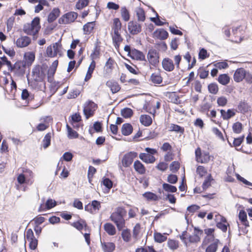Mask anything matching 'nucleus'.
<instances>
[{
	"label": "nucleus",
	"mask_w": 252,
	"mask_h": 252,
	"mask_svg": "<svg viewBox=\"0 0 252 252\" xmlns=\"http://www.w3.org/2000/svg\"><path fill=\"white\" fill-rule=\"evenodd\" d=\"M47 65L35 66L32 70V76L33 81L31 82V86L34 89L42 91L45 89V83L43 81L47 72Z\"/></svg>",
	"instance_id": "nucleus-1"
},
{
	"label": "nucleus",
	"mask_w": 252,
	"mask_h": 252,
	"mask_svg": "<svg viewBox=\"0 0 252 252\" xmlns=\"http://www.w3.org/2000/svg\"><path fill=\"white\" fill-rule=\"evenodd\" d=\"M126 213V211L124 208L118 207L110 217L111 220L115 223L119 231L125 227L126 221L124 218Z\"/></svg>",
	"instance_id": "nucleus-2"
},
{
	"label": "nucleus",
	"mask_w": 252,
	"mask_h": 252,
	"mask_svg": "<svg viewBox=\"0 0 252 252\" xmlns=\"http://www.w3.org/2000/svg\"><path fill=\"white\" fill-rule=\"evenodd\" d=\"M78 14L75 12H69L63 15L58 20L60 24H68L75 21Z\"/></svg>",
	"instance_id": "nucleus-3"
},
{
	"label": "nucleus",
	"mask_w": 252,
	"mask_h": 252,
	"mask_svg": "<svg viewBox=\"0 0 252 252\" xmlns=\"http://www.w3.org/2000/svg\"><path fill=\"white\" fill-rule=\"evenodd\" d=\"M147 58L149 63L153 66H156L159 63V53L156 49H149Z\"/></svg>",
	"instance_id": "nucleus-4"
},
{
	"label": "nucleus",
	"mask_w": 252,
	"mask_h": 252,
	"mask_svg": "<svg viewBox=\"0 0 252 252\" xmlns=\"http://www.w3.org/2000/svg\"><path fill=\"white\" fill-rule=\"evenodd\" d=\"M26 63L18 61L12 65L9 71L15 73L17 76H21L25 73Z\"/></svg>",
	"instance_id": "nucleus-5"
},
{
	"label": "nucleus",
	"mask_w": 252,
	"mask_h": 252,
	"mask_svg": "<svg viewBox=\"0 0 252 252\" xmlns=\"http://www.w3.org/2000/svg\"><path fill=\"white\" fill-rule=\"evenodd\" d=\"M137 153L135 152H130L125 154L122 159V164L125 167L129 166L132 163L135 158L137 157Z\"/></svg>",
	"instance_id": "nucleus-6"
},
{
	"label": "nucleus",
	"mask_w": 252,
	"mask_h": 252,
	"mask_svg": "<svg viewBox=\"0 0 252 252\" xmlns=\"http://www.w3.org/2000/svg\"><path fill=\"white\" fill-rule=\"evenodd\" d=\"M128 30L132 35H136L142 31V26L136 21H131L128 23Z\"/></svg>",
	"instance_id": "nucleus-7"
},
{
	"label": "nucleus",
	"mask_w": 252,
	"mask_h": 252,
	"mask_svg": "<svg viewBox=\"0 0 252 252\" xmlns=\"http://www.w3.org/2000/svg\"><path fill=\"white\" fill-rule=\"evenodd\" d=\"M31 43V39L27 36H21L16 41V46L19 48L27 47Z\"/></svg>",
	"instance_id": "nucleus-8"
},
{
	"label": "nucleus",
	"mask_w": 252,
	"mask_h": 252,
	"mask_svg": "<svg viewBox=\"0 0 252 252\" xmlns=\"http://www.w3.org/2000/svg\"><path fill=\"white\" fill-rule=\"evenodd\" d=\"M203 234V231L197 227L194 228V233L192 235H189V240L190 243H197L200 241V236Z\"/></svg>",
	"instance_id": "nucleus-9"
},
{
	"label": "nucleus",
	"mask_w": 252,
	"mask_h": 252,
	"mask_svg": "<svg viewBox=\"0 0 252 252\" xmlns=\"http://www.w3.org/2000/svg\"><path fill=\"white\" fill-rule=\"evenodd\" d=\"M246 70L243 68H238L233 76L234 80L236 82H241L245 78Z\"/></svg>",
	"instance_id": "nucleus-10"
},
{
	"label": "nucleus",
	"mask_w": 252,
	"mask_h": 252,
	"mask_svg": "<svg viewBox=\"0 0 252 252\" xmlns=\"http://www.w3.org/2000/svg\"><path fill=\"white\" fill-rule=\"evenodd\" d=\"M130 57L132 59L141 61H146L144 54L140 51L135 49H132Z\"/></svg>",
	"instance_id": "nucleus-11"
},
{
	"label": "nucleus",
	"mask_w": 252,
	"mask_h": 252,
	"mask_svg": "<svg viewBox=\"0 0 252 252\" xmlns=\"http://www.w3.org/2000/svg\"><path fill=\"white\" fill-rule=\"evenodd\" d=\"M162 65L164 69L167 71H171L174 69L173 62L169 58H164L162 62Z\"/></svg>",
	"instance_id": "nucleus-12"
},
{
	"label": "nucleus",
	"mask_w": 252,
	"mask_h": 252,
	"mask_svg": "<svg viewBox=\"0 0 252 252\" xmlns=\"http://www.w3.org/2000/svg\"><path fill=\"white\" fill-rule=\"evenodd\" d=\"M168 36V32L163 29H158L154 32V36L160 40L166 39Z\"/></svg>",
	"instance_id": "nucleus-13"
},
{
	"label": "nucleus",
	"mask_w": 252,
	"mask_h": 252,
	"mask_svg": "<svg viewBox=\"0 0 252 252\" xmlns=\"http://www.w3.org/2000/svg\"><path fill=\"white\" fill-rule=\"evenodd\" d=\"M139 157L143 161L146 163H153L156 160V158L153 156L147 153H141Z\"/></svg>",
	"instance_id": "nucleus-14"
},
{
	"label": "nucleus",
	"mask_w": 252,
	"mask_h": 252,
	"mask_svg": "<svg viewBox=\"0 0 252 252\" xmlns=\"http://www.w3.org/2000/svg\"><path fill=\"white\" fill-rule=\"evenodd\" d=\"M71 225L79 231H81L84 228L86 230L88 225L84 220L80 219L79 220L71 223Z\"/></svg>",
	"instance_id": "nucleus-15"
},
{
	"label": "nucleus",
	"mask_w": 252,
	"mask_h": 252,
	"mask_svg": "<svg viewBox=\"0 0 252 252\" xmlns=\"http://www.w3.org/2000/svg\"><path fill=\"white\" fill-rule=\"evenodd\" d=\"M101 245L104 252H113L115 249V245L112 242H102L101 241Z\"/></svg>",
	"instance_id": "nucleus-16"
},
{
	"label": "nucleus",
	"mask_w": 252,
	"mask_h": 252,
	"mask_svg": "<svg viewBox=\"0 0 252 252\" xmlns=\"http://www.w3.org/2000/svg\"><path fill=\"white\" fill-rule=\"evenodd\" d=\"M133 167L135 171L140 174H144L146 172L144 165L139 160L135 161Z\"/></svg>",
	"instance_id": "nucleus-17"
},
{
	"label": "nucleus",
	"mask_w": 252,
	"mask_h": 252,
	"mask_svg": "<svg viewBox=\"0 0 252 252\" xmlns=\"http://www.w3.org/2000/svg\"><path fill=\"white\" fill-rule=\"evenodd\" d=\"M106 86L111 89L113 94L117 93L121 89L117 82L111 80L108 81L106 82Z\"/></svg>",
	"instance_id": "nucleus-18"
},
{
	"label": "nucleus",
	"mask_w": 252,
	"mask_h": 252,
	"mask_svg": "<svg viewBox=\"0 0 252 252\" xmlns=\"http://www.w3.org/2000/svg\"><path fill=\"white\" fill-rule=\"evenodd\" d=\"M60 10L58 8H54L50 13L48 17V21L49 23H52L60 15Z\"/></svg>",
	"instance_id": "nucleus-19"
},
{
	"label": "nucleus",
	"mask_w": 252,
	"mask_h": 252,
	"mask_svg": "<svg viewBox=\"0 0 252 252\" xmlns=\"http://www.w3.org/2000/svg\"><path fill=\"white\" fill-rule=\"evenodd\" d=\"M220 112L221 116L224 120H228L235 115V111L232 109H228L227 111L221 109Z\"/></svg>",
	"instance_id": "nucleus-20"
},
{
	"label": "nucleus",
	"mask_w": 252,
	"mask_h": 252,
	"mask_svg": "<svg viewBox=\"0 0 252 252\" xmlns=\"http://www.w3.org/2000/svg\"><path fill=\"white\" fill-rule=\"evenodd\" d=\"M122 133L124 135L127 136L130 135L133 131V127L131 124L126 123L123 124L121 128Z\"/></svg>",
	"instance_id": "nucleus-21"
},
{
	"label": "nucleus",
	"mask_w": 252,
	"mask_h": 252,
	"mask_svg": "<svg viewBox=\"0 0 252 252\" xmlns=\"http://www.w3.org/2000/svg\"><path fill=\"white\" fill-rule=\"evenodd\" d=\"M95 67V62L94 60H93L88 68L87 74L85 78V81L87 82L91 79Z\"/></svg>",
	"instance_id": "nucleus-22"
},
{
	"label": "nucleus",
	"mask_w": 252,
	"mask_h": 252,
	"mask_svg": "<svg viewBox=\"0 0 252 252\" xmlns=\"http://www.w3.org/2000/svg\"><path fill=\"white\" fill-rule=\"evenodd\" d=\"M104 229L109 235H114L116 233L115 226L111 223H105L104 224Z\"/></svg>",
	"instance_id": "nucleus-23"
},
{
	"label": "nucleus",
	"mask_w": 252,
	"mask_h": 252,
	"mask_svg": "<svg viewBox=\"0 0 252 252\" xmlns=\"http://www.w3.org/2000/svg\"><path fill=\"white\" fill-rule=\"evenodd\" d=\"M140 121L143 125L146 126H150L152 123L151 117L147 115H141L140 117Z\"/></svg>",
	"instance_id": "nucleus-24"
},
{
	"label": "nucleus",
	"mask_w": 252,
	"mask_h": 252,
	"mask_svg": "<svg viewBox=\"0 0 252 252\" xmlns=\"http://www.w3.org/2000/svg\"><path fill=\"white\" fill-rule=\"evenodd\" d=\"M135 12L139 22H144L145 20V13L142 8L137 7Z\"/></svg>",
	"instance_id": "nucleus-25"
},
{
	"label": "nucleus",
	"mask_w": 252,
	"mask_h": 252,
	"mask_svg": "<svg viewBox=\"0 0 252 252\" xmlns=\"http://www.w3.org/2000/svg\"><path fill=\"white\" fill-rule=\"evenodd\" d=\"M239 219L243 225L245 226H249V222L247 220L246 212L244 210H241L239 213Z\"/></svg>",
	"instance_id": "nucleus-26"
},
{
	"label": "nucleus",
	"mask_w": 252,
	"mask_h": 252,
	"mask_svg": "<svg viewBox=\"0 0 252 252\" xmlns=\"http://www.w3.org/2000/svg\"><path fill=\"white\" fill-rule=\"evenodd\" d=\"M218 82L222 85H226L230 82V77L226 74H222L219 76Z\"/></svg>",
	"instance_id": "nucleus-27"
},
{
	"label": "nucleus",
	"mask_w": 252,
	"mask_h": 252,
	"mask_svg": "<svg viewBox=\"0 0 252 252\" xmlns=\"http://www.w3.org/2000/svg\"><path fill=\"white\" fill-rule=\"evenodd\" d=\"M112 39L115 47H119L120 43L123 40L119 32H114Z\"/></svg>",
	"instance_id": "nucleus-28"
},
{
	"label": "nucleus",
	"mask_w": 252,
	"mask_h": 252,
	"mask_svg": "<svg viewBox=\"0 0 252 252\" xmlns=\"http://www.w3.org/2000/svg\"><path fill=\"white\" fill-rule=\"evenodd\" d=\"M166 233H164L162 234L159 232H155L154 233V240L155 241L159 243H162L165 241L167 240V237L166 236Z\"/></svg>",
	"instance_id": "nucleus-29"
},
{
	"label": "nucleus",
	"mask_w": 252,
	"mask_h": 252,
	"mask_svg": "<svg viewBox=\"0 0 252 252\" xmlns=\"http://www.w3.org/2000/svg\"><path fill=\"white\" fill-rule=\"evenodd\" d=\"M219 242V240L216 239L213 243L207 247L205 252H216L218 248Z\"/></svg>",
	"instance_id": "nucleus-30"
},
{
	"label": "nucleus",
	"mask_w": 252,
	"mask_h": 252,
	"mask_svg": "<svg viewBox=\"0 0 252 252\" xmlns=\"http://www.w3.org/2000/svg\"><path fill=\"white\" fill-rule=\"evenodd\" d=\"M122 28V23L119 18H116L113 20L112 30L114 32H119Z\"/></svg>",
	"instance_id": "nucleus-31"
},
{
	"label": "nucleus",
	"mask_w": 252,
	"mask_h": 252,
	"mask_svg": "<svg viewBox=\"0 0 252 252\" xmlns=\"http://www.w3.org/2000/svg\"><path fill=\"white\" fill-rule=\"evenodd\" d=\"M250 108V106L245 101H241L238 106V110L242 113H245L248 112Z\"/></svg>",
	"instance_id": "nucleus-32"
},
{
	"label": "nucleus",
	"mask_w": 252,
	"mask_h": 252,
	"mask_svg": "<svg viewBox=\"0 0 252 252\" xmlns=\"http://www.w3.org/2000/svg\"><path fill=\"white\" fill-rule=\"evenodd\" d=\"M36 29L33 28V26L31 25L30 23H27L24 25L23 31L24 32L28 35H32L33 32L35 31Z\"/></svg>",
	"instance_id": "nucleus-33"
},
{
	"label": "nucleus",
	"mask_w": 252,
	"mask_h": 252,
	"mask_svg": "<svg viewBox=\"0 0 252 252\" xmlns=\"http://www.w3.org/2000/svg\"><path fill=\"white\" fill-rule=\"evenodd\" d=\"M121 14L122 19L125 21H128L130 19V14L129 11L126 7H122L121 9Z\"/></svg>",
	"instance_id": "nucleus-34"
},
{
	"label": "nucleus",
	"mask_w": 252,
	"mask_h": 252,
	"mask_svg": "<svg viewBox=\"0 0 252 252\" xmlns=\"http://www.w3.org/2000/svg\"><path fill=\"white\" fill-rule=\"evenodd\" d=\"M143 196L148 200L157 201L161 197H158L156 194L152 192H146L143 194Z\"/></svg>",
	"instance_id": "nucleus-35"
},
{
	"label": "nucleus",
	"mask_w": 252,
	"mask_h": 252,
	"mask_svg": "<svg viewBox=\"0 0 252 252\" xmlns=\"http://www.w3.org/2000/svg\"><path fill=\"white\" fill-rule=\"evenodd\" d=\"M133 111L129 108H125L121 110V115L125 118H128L133 115Z\"/></svg>",
	"instance_id": "nucleus-36"
},
{
	"label": "nucleus",
	"mask_w": 252,
	"mask_h": 252,
	"mask_svg": "<svg viewBox=\"0 0 252 252\" xmlns=\"http://www.w3.org/2000/svg\"><path fill=\"white\" fill-rule=\"evenodd\" d=\"M51 133L48 132L47 133L42 141L43 147L44 149L48 148L51 144Z\"/></svg>",
	"instance_id": "nucleus-37"
},
{
	"label": "nucleus",
	"mask_w": 252,
	"mask_h": 252,
	"mask_svg": "<svg viewBox=\"0 0 252 252\" xmlns=\"http://www.w3.org/2000/svg\"><path fill=\"white\" fill-rule=\"evenodd\" d=\"M245 136L243 135L241 137H238V138H234L233 140V145H231V144L229 142V141L228 140V142L230 145L231 147H237L241 145L242 143L243 142L244 140Z\"/></svg>",
	"instance_id": "nucleus-38"
},
{
	"label": "nucleus",
	"mask_w": 252,
	"mask_h": 252,
	"mask_svg": "<svg viewBox=\"0 0 252 252\" xmlns=\"http://www.w3.org/2000/svg\"><path fill=\"white\" fill-rule=\"evenodd\" d=\"M122 237L124 241L126 242H129L131 238L130 230L128 229L123 230L122 232Z\"/></svg>",
	"instance_id": "nucleus-39"
},
{
	"label": "nucleus",
	"mask_w": 252,
	"mask_h": 252,
	"mask_svg": "<svg viewBox=\"0 0 252 252\" xmlns=\"http://www.w3.org/2000/svg\"><path fill=\"white\" fill-rule=\"evenodd\" d=\"M162 188L165 191L169 192H176L177 190V188L175 186L171 185L167 183H163L162 184Z\"/></svg>",
	"instance_id": "nucleus-40"
},
{
	"label": "nucleus",
	"mask_w": 252,
	"mask_h": 252,
	"mask_svg": "<svg viewBox=\"0 0 252 252\" xmlns=\"http://www.w3.org/2000/svg\"><path fill=\"white\" fill-rule=\"evenodd\" d=\"M167 246L172 251L177 250L179 247V243L177 241L169 239L167 242Z\"/></svg>",
	"instance_id": "nucleus-41"
},
{
	"label": "nucleus",
	"mask_w": 252,
	"mask_h": 252,
	"mask_svg": "<svg viewBox=\"0 0 252 252\" xmlns=\"http://www.w3.org/2000/svg\"><path fill=\"white\" fill-rule=\"evenodd\" d=\"M94 29L93 22H89L83 26L84 33L86 34H90Z\"/></svg>",
	"instance_id": "nucleus-42"
},
{
	"label": "nucleus",
	"mask_w": 252,
	"mask_h": 252,
	"mask_svg": "<svg viewBox=\"0 0 252 252\" xmlns=\"http://www.w3.org/2000/svg\"><path fill=\"white\" fill-rule=\"evenodd\" d=\"M169 130L183 134L184 132V128L177 125L172 124L170 126Z\"/></svg>",
	"instance_id": "nucleus-43"
},
{
	"label": "nucleus",
	"mask_w": 252,
	"mask_h": 252,
	"mask_svg": "<svg viewBox=\"0 0 252 252\" xmlns=\"http://www.w3.org/2000/svg\"><path fill=\"white\" fill-rule=\"evenodd\" d=\"M66 127L68 132V137L69 138H76L78 137V134L77 132L76 131L73 130L72 128L70 127L68 125H66Z\"/></svg>",
	"instance_id": "nucleus-44"
},
{
	"label": "nucleus",
	"mask_w": 252,
	"mask_h": 252,
	"mask_svg": "<svg viewBox=\"0 0 252 252\" xmlns=\"http://www.w3.org/2000/svg\"><path fill=\"white\" fill-rule=\"evenodd\" d=\"M213 180V179L212 178V175L211 174H209L205 179L204 182H203L202 184V188L204 190H206L207 189H208L209 187L211 186V182Z\"/></svg>",
	"instance_id": "nucleus-45"
},
{
	"label": "nucleus",
	"mask_w": 252,
	"mask_h": 252,
	"mask_svg": "<svg viewBox=\"0 0 252 252\" xmlns=\"http://www.w3.org/2000/svg\"><path fill=\"white\" fill-rule=\"evenodd\" d=\"M151 81L155 84H160L162 81V78L160 75L153 73L150 78Z\"/></svg>",
	"instance_id": "nucleus-46"
},
{
	"label": "nucleus",
	"mask_w": 252,
	"mask_h": 252,
	"mask_svg": "<svg viewBox=\"0 0 252 252\" xmlns=\"http://www.w3.org/2000/svg\"><path fill=\"white\" fill-rule=\"evenodd\" d=\"M209 93L216 94L219 91V88L216 83H213L210 84L208 86Z\"/></svg>",
	"instance_id": "nucleus-47"
},
{
	"label": "nucleus",
	"mask_w": 252,
	"mask_h": 252,
	"mask_svg": "<svg viewBox=\"0 0 252 252\" xmlns=\"http://www.w3.org/2000/svg\"><path fill=\"white\" fill-rule=\"evenodd\" d=\"M232 129L234 133L239 134L242 130V124L239 122L235 123L232 126Z\"/></svg>",
	"instance_id": "nucleus-48"
},
{
	"label": "nucleus",
	"mask_w": 252,
	"mask_h": 252,
	"mask_svg": "<svg viewBox=\"0 0 252 252\" xmlns=\"http://www.w3.org/2000/svg\"><path fill=\"white\" fill-rule=\"evenodd\" d=\"M25 58L26 60L27 64L31 65L34 60L35 56L33 53L30 52L25 54Z\"/></svg>",
	"instance_id": "nucleus-49"
},
{
	"label": "nucleus",
	"mask_w": 252,
	"mask_h": 252,
	"mask_svg": "<svg viewBox=\"0 0 252 252\" xmlns=\"http://www.w3.org/2000/svg\"><path fill=\"white\" fill-rule=\"evenodd\" d=\"M89 3V0H79L76 4V7L78 9H82Z\"/></svg>",
	"instance_id": "nucleus-50"
},
{
	"label": "nucleus",
	"mask_w": 252,
	"mask_h": 252,
	"mask_svg": "<svg viewBox=\"0 0 252 252\" xmlns=\"http://www.w3.org/2000/svg\"><path fill=\"white\" fill-rule=\"evenodd\" d=\"M141 226L139 223H136L133 229L132 236L134 239H137L140 231Z\"/></svg>",
	"instance_id": "nucleus-51"
},
{
	"label": "nucleus",
	"mask_w": 252,
	"mask_h": 252,
	"mask_svg": "<svg viewBox=\"0 0 252 252\" xmlns=\"http://www.w3.org/2000/svg\"><path fill=\"white\" fill-rule=\"evenodd\" d=\"M180 168V164L178 161H173L170 165V170L173 173H176Z\"/></svg>",
	"instance_id": "nucleus-52"
},
{
	"label": "nucleus",
	"mask_w": 252,
	"mask_h": 252,
	"mask_svg": "<svg viewBox=\"0 0 252 252\" xmlns=\"http://www.w3.org/2000/svg\"><path fill=\"white\" fill-rule=\"evenodd\" d=\"M114 61L111 58H109L108 61L106 62L105 67L107 71H111L112 69L113 65L114 64Z\"/></svg>",
	"instance_id": "nucleus-53"
},
{
	"label": "nucleus",
	"mask_w": 252,
	"mask_h": 252,
	"mask_svg": "<svg viewBox=\"0 0 252 252\" xmlns=\"http://www.w3.org/2000/svg\"><path fill=\"white\" fill-rule=\"evenodd\" d=\"M56 205V201L52 199H48L45 203V206L47 209H50L54 207Z\"/></svg>",
	"instance_id": "nucleus-54"
},
{
	"label": "nucleus",
	"mask_w": 252,
	"mask_h": 252,
	"mask_svg": "<svg viewBox=\"0 0 252 252\" xmlns=\"http://www.w3.org/2000/svg\"><path fill=\"white\" fill-rule=\"evenodd\" d=\"M167 181L170 184H175L178 181V177L174 174H170L167 177Z\"/></svg>",
	"instance_id": "nucleus-55"
},
{
	"label": "nucleus",
	"mask_w": 252,
	"mask_h": 252,
	"mask_svg": "<svg viewBox=\"0 0 252 252\" xmlns=\"http://www.w3.org/2000/svg\"><path fill=\"white\" fill-rule=\"evenodd\" d=\"M214 65L220 69H225L228 67V63L225 62H220L215 63Z\"/></svg>",
	"instance_id": "nucleus-56"
},
{
	"label": "nucleus",
	"mask_w": 252,
	"mask_h": 252,
	"mask_svg": "<svg viewBox=\"0 0 252 252\" xmlns=\"http://www.w3.org/2000/svg\"><path fill=\"white\" fill-rule=\"evenodd\" d=\"M39 23L40 18L38 17H36L32 20V23H30V24L33 26V28H34V29H38L39 30L40 28Z\"/></svg>",
	"instance_id": "nucleus-57"
},
{
	"label": "nucleus",
	"mask_w": 252,
	"mask_h": 252,
	"mask_svg": "<svg viewBox=\"0 0 252 252\" xmlns=\"http://www.w3.org/2000/svg\"><path fill=\"white\" fill-rule=\"evenodd\" d=\"M52 48L54 50V52L56 56H57V54L61 55L60 48H61V44L59 42L54 43L53 44Z\"/></svg>",
	"instance_id": "nucleus-58"
},
{
	"label": "nucleus",
	"mask_w": 252,
	"mask_h": 252,
	"mask_svg": "<svg viewBox=\"0 0 252 252\" xmlns=\"http://www.w3.org/2000/svg\"><path fill=\"white\" fill-rule=\"evenodd\" d=\"M84 114L86 116V119H89L90 117L92 116L94 112L90 107H85L83 110Z\"/></svg>",
	"instance_id": "nucleus-59"
},
{
	"label": "nucleus",
	"mask_w": 252,
	"mask_h": 252,
	"mask_svg": "<svg viewBox=\"0 0 252 252\" xmlns=\"http://www.w3.org/2000/svg\"><path fill=\"white\" fill-rule=\"evenodd\" d=\"M198 56L199 59L204 60L208 57L209 55H207V50L204 48H202L199 51Z\"/></svg>",
	"instance_id": "nucleus-60"
},
{
	"label": "nucleus",
	"mask_w": 252,
	"mask_h": 252,
	"mask_svg": "<svg viewBox=\"0 0 252 252\" xmlns=\"http://www.w3.org/2000/svg\"><path fill=\"white\" fill-rule=\"evenodd\" d=\"M1 62L2 63L3 65L5 64L7 66L8 70H9L10 68H11L12 63H11L7 60V58L6 56H3V57L0 58Z\"/></svg>",
	"instance_id": "nucleus-61"
},
{
	"label": "nucleus",
	"mask_w": 252,
	"mask_h": 252,
	"mask_svg": "<svg viewBox=\"0 0 252 252\" xmlns=\"http://www.w3.org/2000/svg\"><path fill=\"white\" fill-rule=\"evenodd\" d=\"M241 26L237 27L232 29V33L235 37H239L240 39L241 33L240 30Z\"/></svg>",
	"instance_id": "nucleus-62"
},
{
	"label": "nucleus",
	"mask_w": 252,
	"mask_h": 252,
	"mask_svg": "<svg viewBox=\"0 0 252 252\" xmlns=\"http://www.w3.org/2000/svg\"><path fill=\"white\" fill-rule=\"evenodd\" d=\"M103 184L104 186H105L107 188L110 189L113 186L112 182L109 178H104L102 181Z\"/></svg>",
	"instance_id": "nucleus-63"
},
{
	"label": "nucleus",
	"mask_w": 252,
	"mask_h": 252,
	"mask_svg": "<svg viewBox=\"0 0 252 252\" xmlns=\"http://www.w3.org/2000/svg\"><path fill=\"white\" fill-rule=\"evenodd\" d=\"M244 79L247 83L252 84V74L249 71L246 70Z\"/></svg>",
	"instance_id": "nucleus-64"
}]
</instances>
